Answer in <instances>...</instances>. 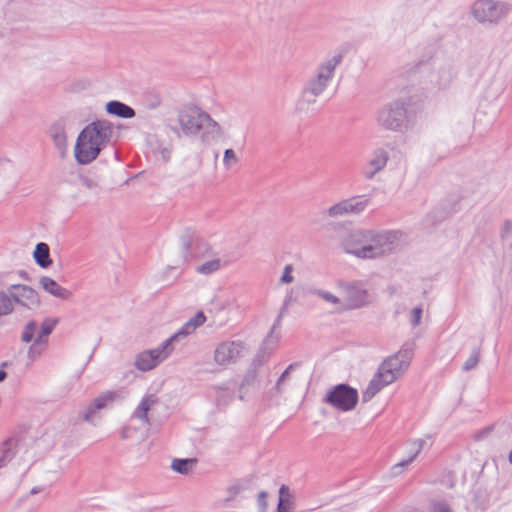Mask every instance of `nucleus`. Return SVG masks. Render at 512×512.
Instances as JSON below:
<instances>
[{"label": "nucleus", "mask_w": 512, "mask_h": 512, "mask_svg": "<svg viewBox=\"0 0 512 512\" xmlns=\"http://www.w3.org/2000/svg\"><path fill=\"white\" fill-rule=\"evenodd\" d=\"M33 257L37 265H39L41 268H48L52 264V260L50 258V248L44 242H40L36 245L33 252Z\"/></svg>", "instance_id": "4be33fe9"}, {"label": "nucleus", "mask_w": 512, "mask_h": 512, "mask_svg": "<svg viewBox=\"0 0 512 512\" xmlns=\"http://www.w3.org/2000/svg\"><path fill=\"white\" fill-rule=\"evenodd\" d=\"M289 496H290L289 488L286 485H282L279 489V500H282L283 502H287Z\"/></svg>", "instance_id": "c03bdc74"}, {"label": "nucleus", "mask_w": 512, "mask_h": 512, "mask_svg": "<svg viewBox=\"0 0 512 512\" xmlns=\"http://www.w3.org/2000/svg\"><path fill=\"white\" fill-rule=\"evenodd\" d=\"M7 374L4 370H0V382L4 381Z\"/></svg>", "instance_id": "8fccbe9b"}, {"label": "nucleus", "mask_w": 512, "mask_h": 512, "mask_svg": "<svg viewBox=\"0 0 512 512\" xmlns=\"http://www.w3.org/2000/svg\"><path fill=\"white\" fill-rule=\"evenodd\" d=\"M402 233L397 230L357 228L341 240L345 253L362 260H375L393 254L400 246Z\"/></svg>", "instance_id": "f257e3e1"}, {"label": "nucleus", "mask_w": 512, "mask_h": 512, "mask_svg": "<svg viewBox=\"0 0 512 512\" xmlns=\"http://www.w3.org/2000/svg\"><path fill=\"white\" fill-rule=\"evenodd\" d=\"M39 284L47 293L51 294L56 298L68 300L72 296L71 291L62 287L55 280L48 276H42L39 279Z\"/></svg>", "instance_id": "a211bd4d"}, {"label": "nucleus", "mask_w": 512, "mask_h": 512, "mask_svg": "<svg viewBox=\"0 0 512 512\" xmlns=\"http://www.w3.org/2000/svg\"><path fill=\"white\" fill-rule=\"evenodd\" d=\"M282 315H283V312H280L275 323L273 324V326L271 328L269 335L266 337V339L264 340V343H263L265 346L271 345V349H273L279 341V334L278 333L276 334L275 331L281 325Z\"/></svg>", "instance_id": "c85d7f7f"}, {"label": "nucleus", "mask_w": 512, "mask_h": 512, "mask_svg": "<svg viewBox=\"0 0 512 512\" xmlns=\"http://www.w3.org/2000/svg\"><path fill=\"white\" fill-rule=\"evenodd\" d=\"M421 317H422V308L415 307L411 312V318H410V322H411L412 326H414V327L418 326L420 324Z\"/></svg>", "instance_id": "58836bf2"}, {"label": "nucleus", "mask_w": 512, "mask_h": 512, "mask_svg": "<svg viewBox=\"0 0 512 512\" xmlns=\"http://www.w3.org/2000/svg\"><path fill=\"white\" fill-rule=\"evenodd\" d=\"M512 231V222L506 221L503 226L502 237L505 238Z\"/></svg>", "instance_id": "49530a36"}, {"label": "nucleus", "mask_w": 512, "mask_h": 512, "mask_svg": "<svg viewBox=\"0 0 512 512\" xmlns=\"http://www.w3.org/2000/svg\"><path fill=\"white\" fill-rule=\"evenodd\" d=\"M292 272H293L292 264H287L284 267L283 274H282V276L280 278V283H282V284L292 283L294 281V277L292 276Z\"/></svg>", "instance_id": "e433bc0d"}, {"label": "nucleus", "mask_w": 512, "mask_h": 512, "mask_svg": "<svg viewBox=\"0 0 512 512\" xmlns=\"http://www.w3.org/2000/svg\"><path fill=\"white\" fill-rule=\"evenodd\" d=\"M81 186L88 190H97L100 188L99 182L90 177H81Z\"/></svg>", "instance_id": "4c0bfd02"}, {"label": "nucleus", "mask_w": 512, "mask_h": 512, "mask_svg": "<svg viewBox=\"0 0 512 512\" xmlns=\"http://www.w3.org/2000/svg\"><path fill=\"white\" fill-rule=\"evenodd\" d=\"M389 160L388 151L379 147L372 151L367 163L362 168V176L365 180H372L376 174L381 172Z\"/></svg>", "instance_id": "2eb2a0df"}, {"label": "nucleus", "mask_w": 512, "mask_h": 512, "mask_svg": "<svg viewBox=\"0 0 512 512\" xmlns=\"http://www.w3.org/2000/svg\"><path fill=\"white\" fill-rule=\"evenodd\" d=\"M39 492H41V488L39 487H34L31 489V494H37Z\"/></svg>", "instance_id": "3c124183"}, {"label": "nucleus", "mask_w": 512, "mask_h": 512, "mask_svg": "<svg viewBox=\"0 0 512 512\" xmlns=\"http://www.w3.org/2000/svg\"><path fill=\"white\" fill-rule=\"evenodd\" d=\"M190 245H191V242L189 239L183 240V248H184L185 252H187L189 250Z\"/></svg>", "instance_id": "09e8293b"}, {"label": "nucleus", "mask_w": 512, "mask_h": 512, "mask_svg": "<svg viewBox=\"0 0 512 512\" xmlns=\"http://www.w3.org/2000/svg\"><path fill=\"white\" fill-rule=\"evenodd\" d=\"M413 461L409 458L403 459L402 461L393 465L390 469L391 476H398L405 471Z\"/></svg>", "instance_id": "c9c22d12"}, {"label": "nucleus", "mask_w": 512, "mask_h": 512, "mask_svg": "<svg viewBox=\"0 0 512 512\" xmlns=\"http://www.w3.org/2000/svg\"><path fill=\"white\" fill-rule=\"evenodd\" d=\"M508 460H509V463L512 465V450L509 453Z\"/></svg>", "instance_id": "864d4df0"}, {"label": "nucleus", "mask_w": 512, "mask_h": 512, "mask_svg": "<svg viewBox=\"0 0 512 512\" xmlns=\"http://www.w3.org/2000/svg\"><path fill=\"white\" fill-rule=\"evenodd\" d=\"M106 111L111 115L124 119L133 118L135 116V111L132 107L116 100L106 104Z\"/></svg>", "instance_id": "412c9836"}, {"label": "nucleus", "mask_w": 512, "mask_h": 512, "mask_svg": "<svg viewBox=\"0 0 512 512\" xmlns=\"http://www.w3.org/2000/svg\"><path fill=\"white\" fill-rule=\"evenodd\" d=\"M313 294L320 297L321 299H323L324 301H326L330 304H333V305L340 304V298H338L336 295H334L328 291L316 289V290H314Z\"/></svg>", "instance_id": "72a5a7b5"}, {"label": "nucleus", "mask_w": 512, "mask_h": 512, "mask_svg": "<svg viewBox=\"0 0 512 512\" xmlns=\"http://www.w3.org/2000/svg\"><path fill=\"white\" fill-rule=\"evenodd\" d=\"M243 346L241 342L224 341L220 343L214 353L215 362L219 365H227L240 357Z\"/></svg>", "instance_id": "dca6fc26"}, {"label": "nucleus", "mask_w": 512, "mask_h": 512, "mask_svg": "<svg viewBox=\"0 0 512 512\" xmlns=\"http://www.w3.org/2000/svg\"><path fill=\"white\" fill-rule=\"evenodd\" d=\"M49 136L59 151H64L67 146L65 123L63 120L54 122L49 128Z\"/></svg>", "instance_id": "6ab92c4d"}, {"label": "nucleus", "mask_w": 512, "mask_h": 512, "mask_svg": "<svg viewBox=\"0 0 512 512\" xmlns=\"http://www.w3.org/2000/svg\"><path fill=\"white\" fill-rule=\"evenodd\" d=\"M46 343L42 341H38V339L34 338L33 344L30 346L28 355L30 358L35 359L40 356L42 351L44 350Z\"/></svg>", "instance_id": "f704fd0d"}, {"label": "nucleus", "mask_w": 512, "mask_h": 512, "mask_svg": "<svg viewBox=\"0 0 512 512\" xmlns=\"http://www.w3.org/2000/svg\"><path fill=\"white\" fill-rule=\"evenodd\" d=\"M412 359V350L403 348L385 359L362 393L363 402L370 401L379 391L395 382L408 369Z\"/></svg>", "instance_id": "7ed1b4c3"}, {"label": "nucleus", "mask_w": 512, "mask_h": 512, "mask_svg": "<svg viewBox=\"0 0 512 512\" xmlns=\"http://www.w3.org/2000/svg\"><path fill=\"white\" fill-rule=\"evenodd\" d=\"M370 199L366 195H356L343 199L330 206L325 214L331 218H338L348 215H359L366 210Z\"/></svg>", "instance_id": "1a4fd4ad"}, {"label": "nucleus", "mask_w": 512, "mask_h": 512, "mask_svg": "<svg viewBox=\"0 0 512 512\" xmlns=\"http://www.w3.org/2000/svg\"><path fill=\"white\" fill-rule=\"evenodd\" d=\"M159 153H160L162 159L165 162H168L171 158L172 148L171 147H163L160 149Z\"/></svg>", "instance_id": "a18cd8bd"}, {"label": "nucleus", "mask_w": 512, "mask_h": 512, "mask_svg": "<svg viewBox=\"0 0 512 512\" xmlns=\"http://www.w3.org/2000/svg\"><path fill=\"white\" fill-rule=\"evenodd\" d=\"M425 444H426L425 440H423L421 438L407 441L406 442V447H407V452H408L407 458L414 461L417 458V456L421 453V451L423 450Z\"/></svg>", "instance_id": "a878e982"}, {"label": "nucleus", "mask_w": 512, "mask_h": 512, "mask_svg": "<svg viewBox=\"0 0 512 512\" xmlns=\"http://www.w3.org/2000/svg\"><path fill=\"white\" fill-rule=\"evenodd\" d=\"M242 490V487L238 484L231 485L227 488V494L228 497L226 498V501L233 500Z\"/></svg>", "instance_id": "ea45409f"}, {"label": "nucleus", "mask_w": 512, "mask_h": 512, "mask_svg": "<svg viewBox=\"0 0 512 512\" xmlns=\"http://www.w3.org/2000/svg\"><path fill=\"white\" fill-rule=\"evenodd\" d=\"M173 349L172 339H166L157 348L139 353L135 360V366L141 371H149L168 358Z\"/></svg>", "instance_id": "9d476101"}, {"label": "nucleus", "mask_w": 512, "mask_h": 512, "mask_svg": "<svg viewBox=\"0 0 512 512\" xmlns=\"http://www.w3.org/2000/svg\"><path fill=\"white\" fill-rule=\"evenodd\" d=\"M118 397H119V394L115 391H106V392L102 393L100 396L95 398L94 401L83 412V414H82L83 420L86 422H89V423H94L96 419L100 418V416L97 414V411L108 407Z\"/></svg>", "instance_id": "f3484780"}, {"label": "nucleus", "mask_w": 512, "mask_h": 512, "mask_svg": "<svg viewBox=\"0 0 512 512\" xmlns=\"http://www.w3.org/2000/svg\"><path fill=\"white\" fill-rule=\"evenodd\" d=\"M257 502H258L259 507L261 508V511L266 512L268 504H267V493L265 491H261L258 494Z\"/></svg>", "instance_id": "79ce46f5"}, {"label": "nucleus", "mask_w": 512, "mask_h": 512, "mask_svg": "<svg viewBox=\"0 0 512 512\" xmlns=\"http://www.w3.org/2000/svg\"><path fill=\"white\" fill-rule=\"evenodd\" d=\"M455 76V66L450 61H445L435 62L428 78L433 88L443 89L450 85Z\"/></svg>", "instance_id": "f8f14e48"}, {"label": "nucleus", "mask_w": 512, "mask_h": 512, "mask_svg": "<svg viewBox=\"0 0 512 512\" xmlns=\"http://www.w3.org/2000/svg\"><path fill=\"white\" fill-rule=\"evenodd\" d=\"M171 130L179 135V129L177 127H171Z\"/></svg>", "instance_id": "603ef678"}, {"label": "nucleus", "mask_w": 512, "mask_h": 512, "mask_svg": "<svg viewBox=\"0 0 512 512\" xmlns=\"http://www.w3.org/2000/svg\"><path fill=\"white\" fill-rule=\"evenodd\" d=\"M479 360H480V348L476 347L472 350L470 356L465 361V363L462 367L463 371L467 372V371L474 369L478 365Z\"/></svg>", "instance_id": "c756f323"}, {"label": "nucleus", "mask_w": 512, "mask_h": 512, "mask_svg": "<svg viewBox=\"0 0 512 512\" xmlns=\"http://www.w3.org/2000/svg\"><path fill=\"white\" fill-rule=\"evenodd\" d=\"M343 56L336 54L318 64L314 74L306 81L299 98L297 100V109L299 111L308 110L315 104L317 98L326 90L332 81L337 66L342 62Z\"/></svg>", "instance_id": "39448f33"}, {"label": "nucleus", "mask_w": 512, "mask_h": 512, "mask_svg": "<svg viewBox=\"0 0 512 512\" xmlns=\"http://www.w3.org/2000/svg\"><path fill=\"white\" fill-rule=\"evenodd\" d=\"M114 127L108 120H96L79 133L74 154L77 162L86 165L95 160L99 153L112 141Z\"/></svg>", "instance_id": "f03ea898"}, {"label": "nucleus", "mask_w": 512, "mask_h": 512, "mask_svg": "<svg viewBox=\"0 0 512 512\" xmlns=\"http://www.w3.org/2000/svg\"><path fill=\"white\" fill-rule=\"evenodd\" d=\"M222 267V261L219 258L204 262L196 267V272L203 275H210L217 272Z\"/></svg>", "instance_id": "393cba45"}, {"label": "nucleus", "mask_w": 512, "mask_h": 512, "mask_svg": "<svg viewBox=\"0 0 512 512\" xmlns=\"http://www.w3.org/2000/svg\"><path fill=\"white\" fill-rule=\"evenodd\" d=\"M295 367V364H290L284 372L281 374L276 384L271 390V393L274 395H281L286 391V382L289 378L290 371Z\"/></svg>", "instance_id": "cd10ccee"}, {"label": "nucleus", "mask_w": 512, "mask_h": 512, "mask_svg": "<svg viewBox=\"0 0 512 512\" xmlns=\"http://www.w3.org/2000/svg\"><path fill=\"white\" fill-rule=\"evenodd\" d=\"M14 456L13 440L8 439L0 445V468L6 466Z\"/></svg>", "instance_id": "5701e85b"}, {"label": "nucleus", "mask_w": 512, "mask_h": 512, "mask_svg": "<svg viewBox=\"0 0 512 512\" xmlns=\"http://www.w3.org/2000/svg\"><path fill=\"white\" fill-rule=\"evenodd\" d=\"M282 500H279L278 506H277V512H288V509L286 505L284 504Z\"/></svg>", "instance_id": "de8ad7c7"}, {"label": "nucleus", "mask_w": 512, "mask_h": 512, "mask_svg": "<svg viewBox=\"0 0 512 512\" xmlns=\"http://www.w3.org/2000/svg\"><path fill=\"white\" fill-rule=\"evenodd\" d=\"M432 512H452L448 504L444 502H436L432 505Z\"/></svg>", "instance_id": "37998d69"}, {"label": "nucleus", "mask_w": 512, "mask_h": 512, "mask_svg": "<svg viewBox=\"0 0 512 512\" xmlns=\"http://www.w3.org/2000/svg\"><path fill=\"white\" fill-rule=\"evenodd\" d=\"M157 402L158 399L155 395L150 394L145 396L136 407L133 416L142 421L144 424L150 425L151 420L148 417V412Z\"/></svg>", "instance_id": "aec40b11"}, {"label": "nucleus", "mask_w": 512, "mask_h": 512, "mask_svg": "<svg viewBox=\"0 0 512 512\" xmlns=\"http://www.w3.org/2000/svg\"><path fill=\"white\" fill-rule=\"evenodd\" d=\"M160 102H161L160 98H159V97H157V98H156V103H155V105H154L153 107L158 106V105L160 104Z\"/></svg>", "instance_id": "5fc2aeb1"}, {"label": "nucleus", "mask_w": 512, "mask_h": 512, "mask_svg": "<svg viewBox=\"0 0 512 512\" xmlns=\"http://www.w3.org/2000/svg\"><path fill=\"white\" fill-rule=\"evenodd\" d=\"M58 322V318H45L41 324L40 331L35 336L38 325L35 320H31L24 327L21 334V340L25 343H29L36 338L38 341H42L47 344L48 336L52 333Z\"/></svg>", "instance_id": "ddd939ff"}, {"label": "nucleus", "mask_w": 512, "mask_h": 512, "mask_svg": "<svg viewBox=\"0 0 512 512\" xmlns=\"http://www.w3.org/2000/svg\"><path fill=\"white\" fill-rule=\"evenodd\" d=\"M257 375H258V370H257V366L254 363L253 367L250 368L247 371L246 375L244 376L242 383H241V387L243 388L246 386H253L256 383Z\"/></svg>", "instance_id": "2f4dec72"}, {"label": "nucleus", "mask_w": 512, "mask_h": 512, "mask_svg": "<svg viewBox=\"0 0 512 512\" xmlns=\"http://www.w3.org/2000/svg\"><path fill=\"white\" fill-rule=\"evenodd\" d=\"M195 463V459H174L171 468L177 473L187 475Z\"/></svg>", "instance_id": "bb28decb"}, {"label": "nucleus", "mask_w": 512, "mask_h": 512, "mask_svg": "<svg viewBox=\"0 0 512 512\" xmlns=\"http://www.w3.org/2000/svg\"><path fill=\"white\" fill-rule=\"evenodd\" d=\"M178 124L186 136L198 135L201 132V140L210 143L222 136L223 130L218 122L195 105L185 106L178 111Z\"/></svg>", "instance_id": "20e7f679"}, {"label": "nucleus", "mask_w": 512, "mask_h": 512, "mask_svg": "<svg viewBox=\"0 0 512 512\" xmlns=\"http://www.w3.org/2000/svg\"><path fill=\"white\" fill-rule=\"evenodd\" d=\"M194 324H192V322H189V320L179 329L178 332H176L175 334H173L171 337H169L168 339H172V343L174 341H176L178 338L180 337H186L188 336L189 334H191L192 332H194L196 330V328H194L193 326Z\"/></svg>", "instance_id": "473e14b6"}, {"label": "nucleus", "mask_w": 512, "mask_h": 512, "mask_svg": "<svg viewBox=\"0 0 512 512\" xmlns=\"http://www.w3.org/2000/svg\"><path fill=\"white\" fill-rule=\"evenodd\" d=\"M339 287L343 291L348 309H358L368 304V291L362 282H343Z\"/></svg>", "instance_id": "9b49d317"}, {"label": "nucleus", "mask_w": 512, "mask_h": 512, "mask_svg": "<svg viewBox=\"0 0 512 512\" xmlns=\"http://www.w3.org/2000/svg\"><path fill=\"white\" fill-rule=\"evenodd\" d=\"M205 321L206 317L202 311H199L192 318L189 319V322H192V324H194V328H198L199 326L204 324Z\"/></svg>", "instance_id": "a19ab883"}, {"label": "nucleus", "mask_w": 512, "mask_h": 512, "mask_svg": "<svg viewBox=\"0 0 512 512\" xmlns=\"http://www.w3.org/2000/svg\"><path fill=\"white\" fill-rule=\"evenodd\" d=\"M358 399V391L355 388L341 383L331 387L323 401L337 410L348 412L356 407Z\"/></svg>", "instance_id": "6e6552de"}, {"label": "nucleus", "mask_w": 512, "mask_h": 512, "mask_svg": "<svg viewBox=\"0 0 512 512\" xmlns=\"http://www.w3.org/2000/svg\"><path fill=\"white\" fill-rule=\"evenodd\" d=\"M509 4L495 0H477L471 7V14L479 23L498 24L510 12Z\"/></svg>", "instance_id": "423d86ee"}, {"label": "nucleus", "mask_w": 512, "mask_h": 512, "mask_svg": "<svg viewBox=\"0 0 512 512\" xmlns=\"http://www.w3.org/2000/svg\"><path fill=\"white\" fill-rule=\"evenodd\" d=\"M13 303L19 304L27 309H35L40 305L38 293L30 286L24 284H12L8 287Z\"/></svg>", "instance_id": "4468645a"}, {"label": "nucleus", "mask_w": 512, "mask_h": 512, "mask_svg": "<svg viewBox=\"0 0 512 512\" xmlns=\"http://www.w3.org/2000/svg\"><path fill=\"white\" fill-rule=\"evenodd\" d=\"M407 110L399 100L383 106L377 113V124L384 130L400 132L406 125Z\"/></svg>", "instance_id": "0eeeda50"}, {"label": "nucleus", "mask_w": 512, "mask_h": 512, "mask_svg": "<svg viewBox=\"0 0 512 512\" xmlns=\"http://www.w3.org/2000/svg\"><path fill=\"white\" fill-rule=\"evenodd\" d=\"M13 311L14 303L10 292L0 290V317L7 316Z\"/></svg>", "instance_id": "b1692460"}, {"label": "nucleus", "mask_w": 512, "mask_h": 512, "mask_svg": "<svg viewBox=\"0 0 512 512\" xmlns=\"http://www.w3.org/2000/svg\"><path fill=\"white\" fill-rule=\"evenodd\" d=\"M239 162V159L233 149H226L223 155V165L229 170Z\"/></svg>", "instance_id": "7c9ffc66"}]
</instances>
